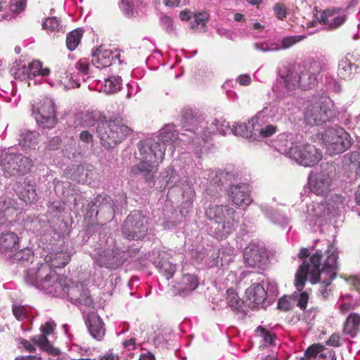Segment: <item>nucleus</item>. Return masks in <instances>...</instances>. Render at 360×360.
Listing matches in <instances>:
<instances>
[{
    "instance_id": "de8ad7c7",
    "label": "nucleus",
    "mask_w": 360,
    "mask_h": 360,
    "mask_svg": "<svg viewBox=\"0 0 360 360\" xmlns=\"http://www.w3.org/2000/svg\"><path fill=\"white\" fill-rule=\"evenodd\" d=\"M119 7L124 15L127 18L134 17L137 13L133 4L129 0H121L119 4Z\"/></svg>"
},
{
    "instance_id": "79ce46f5",
    "label": "nucleus",
    "mask_w": 360,
    "mask_h": 360,
    "mask_svg": "<svg viewBox=\"0 0 360 360\" xmlns=\"http://www.w3.org/2000/svg\"><path fill=\"white\" fill-rule=\"evenodd\" d=\"M82 36L81 30L76 29L67 35L66 45L70 51H74L79 45Z\"/></svg>"
},
{
    "instance_id": "423d86ee",
    "label": "nucleus",
    "mask_w": 360,
    "mask_h": 360,
    "mask_svg": "<svg viewBox=\"0 0 360 360\" xmlns=\"http://www.w3.org/2000/svg\"><path fill=\"white\" fill-rule=\"evenodd\" d=\"M130 131V129L119 119L100 122L97 133L101 143L105 148H112L120 143Z\"/></svg>"
},
{
    "instance_id": "9d476101",
    "label": "nucleus",
    "mask_w": 360,
    "mask_h": 360,
    "mask_svg": "<svg viewBox=\"0 0 360 360\" xmlns=\"http://www.w3.org/2000/svg\"><path fill=\"white\" fill-rule=\"evenodd\" d=\"M58 274L48 263L38 264L37 266L28 269L25 273L24 279L27 285L42 290L51 278H57Z\"/></svg>"
},
{
    "instance_id": "4d7b16f0",
    "label": "nucleus",
    "mask_w": 360,
    "mask_h": 360,
    "mask_svg": "<svg viewBox=\"0 0 360 360\" xmlns=\"http://www.w3.org/2000/svg\"><path fill=\"white\" fill-rule=\"evenodd\" d=\"M12 311L18 321H22L27 316V309L23 306L13 305Z\"/></svg>"
},
{
    "instance_id": "4468645a",
    "label": "nucleus",
    "mask_w": 360,
    "mask_h": 360,
    "mask_svg": "<svg viewBox=\"0 0 360 360\" xmlns=\"http://www.w3.org/2000/svg\"><path fill=\"white\" fill-rule=\"evenodd\" d=\"M32 114L42 128L51 129L56 124L55 104L52 99L44 98L32 106Z\"/></svg>"
},
{
    "instance_id": "0e129e2a",
    "label": "nucleus",
    "mask_w": 360,
    "mask_h": 360,
    "mask_svg": "<svg viewBox=\"0 0 360 360\" xmlns=\"http://www.w3.org/2000/svg\"><path fill=\"white\" fill-rule=\"evenodd\" d=\"M273 46H275V45L272 44L271 47H269V45L265 43H255L254 44V47L256 50L261 51L263 52H266V51H274V50H272Z\"/></svg>"
},
{
    "instance_id": "f8f14e48",
    "label": "nucleus",
    "mask_w": 360,
    "mask_h": 360,
    "mask_svg": "<svg viewBox=\"0 0 360 360\" xmlns=\"http://www.w3.org/2000/svg\"><path fill=\"white\" fill-rule=\"evenodd\" d=\"M289 158L300 165L313 167L321 160L322 153L313 145L296 143L290 146Z\"/></svg>"
},
{
    "instance_id": "2eb2a0df",
    "label": "nucleus",
    "mask_w": 360,
    "mask_h": 360,
    "mask_svg": "<svg viewBox=\"0 0 360 360\" xmlns=\"http://www.w3.org/2000/svg\"><path fill=\"white\" fill-rule=\"evenodd\" d=\"M274 255L267 251L265 247L252 243L245 249V263L250 267L264 269Z\"/></svg>"
},
{
    "instance_id": "6ab92c4d",
    "label": "nucleus",
    "mask_w": 360,
    "mask_h": 360,
    "mask_svg": "<svg viewBox=\"0 0 360 360\" xmlns=\"http://www.w3.org/2000/svg\"><path fill=\"white\" fill-rule=\"evenodd\" d=\"M266 115L264 110L259 112L250 120V124L253 130V141H262L277 132V127L273 124H266Z\"/></svg>"
},
{
    "instance_id": "c9c22d12",
    "label": "nucleus",
    "mask_w": 360,
    "mask_h": 360,
    "mask_svg": "<svg viewBox=\"0 0 360 360\" xmlns=\"http://www.w3.org/2000/svg\"><path fill=\"white\" fill-rule=\"evenodd\" d=\"M122 79L119 76H111L104 79L102 84L103 91L108 94L116 93L122 88Z\"/></svg>"
},
{
    "instance_id": "72a5a7b5",
    "label": "nucleus",
    "mask_w": 360,
    "mask_h": 360,
    "mask_svg": "<svg viewBox=\"0 0 360 360\" xmlns=\"http://www.w3.org/2000/svg\"><path fill=\"white\" fill-rule=\"evenodd\" d=\"M360 316L358 314H350L344 325V333L354 338L359 330Z\"/></svg>"
},
{
    "instance_id": "3c124183",
    "label": "nucleus",
    "mask_w": 360,
    "mask_h": 360,
    "mask_svg": "<svg viewBox=\"0 0 360 360\" xmlns=\"http://www.w3.org/2000/svg\"><path fill=\"white\" fill-rule=\"evenodd\" d=\"M60 25L59 20L57 18H47L42 24V27L45 30L54 31L58 28Z\"/></svg>"
},
{
    "instance_id": "e433bc0d",
    "label": "nucleus",
    "mask_w": 360,
    "mask_h": 360,
    "mask_svg": "<svg viewBox=\"0 0 360 360\" xmlns=\"http://www.w3.org/2000/svg\"><path fill=\"white\" fill-rule=\"evenodd\" d=\"M8 257L10 258L11 263L20 262L25 264L33 260L34 255L30 249H22L13 255L8 254Z\"/></svg>"
},
{
    "instance_id": "412c9836",
    "label": "nucleus",
    "mask_w": 360,
    "mask_h": 360,
    "mask_svg": "<svg viewBox=\"0 0 360 360\" xmlns=\"http://www.w3.org/2000/svg\"><path fill=\"white\" fill-rule=\"evenodd\" d=\"M229 200L236 206L248 207L252 201L249 186L245 184L231 185L228 189Z\"/></svg>"
},
{
    "instance_id": "f704fd0d",
    "label": "nucleus",
    "mask_w": 360,
    "mask_h": 360,
    "mask_svg": "<svg viewBox=\"0 0 360 360\" xmlns=\"http://www.w3.org/2000/svg\"><path fill=\"white\" fill-rule=\"evenodd\" d=\"M260 207L264 214L269 218L273 223L278 224L282 227H285L288 224V219L286 217L274 211L271 207H269L267 205H262Z\"/></svg>"
},
{
    "instance_id": "a19ab883",
    "label": "nucleus",
    "mask_w": 360,
    "mask_h": 360,
    "mask_svg": "<svg viewBox=\"0 0 360 360\" xmlns=\"http://www.w3.org/2000/svg\"><path fill=\"white\" fill-rule=\"evenodd\" d=\"M10 72L15 79L20 80L29 79L27 66L21 62H15L11 68Z\"/></svg>"
},
{
    "instance_id": "f03ea898",
    "label": "nucleus",
    "mask_w": 360,
    "mask_h": 360,
    "mask_svg": "<svg viewBox=\"0 0 360 360\" xmlns=\"http://www.w3.org/2000/svg\"><path fill=\"white\" fill-rule=\"evenodd\" d=\"M326 250H324V253L327 257L324 263H321L323 250H316L309 261L304 260L302 262L295 274V285L298 291L303 290L308 276H310L312 283H320L319 292L323 300L327 299L331 292V289L328 288V286L336 276L338 258L335 245L326 241Z\"/></svg>"
},
{
    "instance_id": "338daca9",
    "label": "nucleus",
    "mask_w": 360,
    "mask_h": 360,
    "mask_svg": "<svg viewBox=\"0 0 360 360\" xmlns=\"http://www.w3.org/2000/svg\"><path fill=\"white\" fill-rule=\"evenodd\" d=\"M79 139L82 141L89 143L92 141L93 136L88 131H83L80 133Z\"/></svg>"
},
{
    "instance_id": "774afa93",
    "label": "nucleus",
    "mask_w": 360,
    "mask_h": 360,
    "mask_svg": "<svg viewBox=\"0 0 360 360\" xmlns=\"http://www.w3.org/2000/svg\"><path fill=\"white\" fill-rule=\"evenodd\" d=\"M237 82L243 86H247L250 84L251 78L249 75H240L237 78Z\"/></svg>"
},
{
    "instance_id": "4c0bfd02",
    "label": "nucleus",
    "mask_w": 360,
    "mask_h": 360,
    "mask_svg": "<svg viewBox=\"0 0 360 360\" xmlns=\"http://www.w3.org/2000/svg\"><path fill=\"white\" fill-rule=\"evenodd\" d=\"M38 136L39 134L36 131H23L20 134L19 143L25 149L31 148L37 143Z\"/></svg>"
},
{
    "instance_id": "69168bd1",
    "label": "nucleus",
    "mask_w": 360,
    "mask_h": 360,
    "mask_svg": "<svg viewBox=\"0 0 360 360\" xmlns=\"http://www.w3.org/2000/svg\"><path fill=\"white\" fill-rule=\"evenodd\" d=\"M340 338L337 334H333L329 340L327 341V344L330 346L333 347H338L340 345Z\"/></svg>"
},
{
    "instance_id": "473e14b6",
    "label": "nucleus",
    "mask_w": 360,
    "mask_h": 360,
    "mask_svg": "<svg viewBox=\"0 0 360 360\" xmlns=\"http://www.w3.org/2000/svg\"><path fill=\"white\" fill-rule=\"evenodd\" d=\"M356 68L357 66L351 62L349 54H347L339 61L337 70L338 76L342 79H349Z\"/></svg>"
},
{
    "instance_id": "680f3d73",
    "label": "nucleus",
    "mask_w": 360,
    "mask_h": 360,
    "mask_svg": "<svg viewBox=\"0 0 360 360\" xmlns=\"http://www.w3.org/2000/svg\"><path fill=\"white\" fill-rule=\"evenodd\" d=\"M26 4V0H11V9L16 13L23 11Z\"/></svg>"
},
{
    "instance_id": "37998d69",
    "label": "nucleus",
    "mask_w": 360,
    "mask_h": 360,
    "mask_svg": "<svg viewBox=\"0 0 360 360\" xmlns=\"http://www.w3.org/2000/svg\"><path fill=\"white\" fill-rule=\"evenodd\" d=\"M198 285V281L195 276L186 274L182 277L180 289H181L183 292L192 291L195 290Z\"/></svg>"
},
{
    "instance_id": "7c9ffc66",
    "label": "nucleus",
    "mask_w": 360,
    "mask_h": 360,
    "mask_svg": "<svg viewBox=\"0 0 360 360\" xmlns=\"http://www.w3.org/2000/svg\"><path fill=\"white\" fill-rule=\"evenodd\" d=\"M292 143V135L290 134L283 133L279 134L277 138L271 142V146L281 154H285L289 157V150L291 146H295Z\"/></svg>"
},
{
    "instance_id": "e2e57ef3",
    "label": "nucleus",
    "mask_w": 360,
    "mask_h": 360,
    "mask_svg": "<svg viewBox=\"0 0 360 360\" xmlns=\"http://www.w3.org/2000/svg\"><path fill=\"white\" fill-rule=\"evenodd\" d=\"M76 68L81 73H82L84 75H87L88 70H89V64L86 61L80 60L76 64Z\"/></svg>"
},
{
    "instance_id": "1a4fd4ad",
    "label": "nucleus",
    "mask_w": 360,
    "mask_h": 360,
    "mask_svg": "<svg viewBox=\"0 0 360 360\" xmlns=\"http://www.w3.org/2000/svg\"><path fill=\"white\" fill-rule=\"evenodd\" d=\"M148 224L140 211L134 210L126 218L122 226V234L129 240L143 238L147 233Z\"/></svg>"
},
{
    "instance_id": "4be33fe9",
    "label": "nucleus",
    "mask_w": 360,
    "mask_h": 360,
    "mask_svg": "<svg viewBox=\"0 0 360 360\" xmlns=\"http://www.w3.org/2000/svg\"><path fill=\"white\" fill-rule=\"evenodd\" d=\"M153 255L154 257L151 260L159 272L167 279L173 277L176 268L171 260L169 254L165 251L154 250Z\"/></svg>"
},
{
    "instance_id": "a211bd4d",
    "label": "nucleus",
    "mask_w": 360,
    "mask_h": 360,
    "mask_svg": "<svg viewBox=\"0 0 360 360\" xmlns=\"http://www.w3.org/2000/svg\"><path fill=\"white\" fill-rule=\"evenodd\" d=\"M70 301L80 307H93L94 302L89 289L81 283H71L67 288V295Z\"/></svg>"
},
{
    "instance_id": "aec40b11",
    "label": "nucleus",
    "mask_w": 360,
    "mask_h": 360,
    "mask_svg": "<svg viewBox=\"0 0 360 360\" xmlns=\"http://www.w3.org/2000/svg\"><path fill=\"white\" fill-rule=\"evenodd\" d=\"M120 53L116 50L113 52L104 46H100L92 53L91 63L96 68H106L117 62L122 63Z\"/></svg>"
},
{
    "instance_id": "ddd939ff",
    "label": "nucleus",
    "mask_w": 360,
    "mask_h": 360,
    "mask_svg": "<svg viewBox=\"0 0 360 360\" xmlns=\"http://www.w3.org/2000/svg\"><path fill=\"white\" fill-rule=\"evenodd\" d=\"M125 253L118 248H100L92 256L94 263L108 269H115L120 267L125 261Z\"/></svg>"
},
{
    "instance_id": "5701e85b",
    "label": "nucleus",
    "mask_w": 360,
    "mask_h": 360,
    "mask_svg": "<svg viewBox=\"0 0 360 360\" xmlns=\"http://www.w3.org/2000/svg\"><path fill=\"white\" fill-rule=\"evenodd\" d=\"M331 183L330 176L325 172L311 174L309 177V184L311 192L319 195H324L328 193Z\"/></svg>"
},
{
    "instance_id": "603ef678",
    "label": "nucleus",
    "mask_w": 360,
    "mask_h": 360,
    "mask_svg": "<svg viewBox=\"0 0 360 360\" xmlns=\"http://www.w3.org/2000/svg\"><path fill=\"white\" fill-rule=\"evenodd\" d=\"M30 188L26 191V194L21 193V198L26 202L32 203L37 200V193L32 186H29Z\"/></svg>"
},
{
    "instance_id": "0eeeda50",
    "label": "nucleus",
    "mask_w": 360,
    "mask_h": 360,
    "mask_svg": "<svg viewBox=\"0 0 360 360\" xmlns=\"http://www.w3.org/2000/svg\"><path fill=\"white\" fill-rule=\"evenodd\" d=\"M321 140L331 155L345 152L352 143L349 134L337 125L328 128L321 134Z\"/></svg>"
},
{
    "instance_id": "c85d7f7f",
    "label": "nucleus",
    "mask_w": 360,
    "mask_h": 360,
    "mask_svg": "<svg viewBox=\"0 0 360 360\" xmlns=\"http://www.w3.org/2000/svg\"><path fill=\"white\" fill-rule=\"evenodd\" d=\"M17 210V202L6 195L0 196V225L6 223L8 217Z\"/></svg>"
},
{
    "instance_id": "13d9d810",
    "label": "nucleus",
    "mask_w": 360,
    "mask_h": 360,
    "mask_svg": "<svg viewBox=\"0 0 360 360\" xmlns=\"http://www.w3.org/2000/svg\"><path fill=\"white\" fill-rule=\"evenodd\" d=\"M278 308L285 311H289L292 308L290 298L287 296H283L280 298L278 302Z\"/></svg>"
},
{
    "instance_id": "9b49d317",
    "label": "nucleus",
    "mask_w": 360,
    "mask_h": 360,
    "mask_svg": "<svg viewBox=\"0 0 360 360\" xmlns=\"http://www.w3.org/2000/svg\"><path fill=\"white\" fill-rule=\"evenodd\" d=\"M335 116L329 100L316 102L309 106L304 113V121L310 126H319L329 122Z\"/></svg>"
},
{
    "instance_id": "58836bf2",
    "label": "nucleus",
    "mask_w": 360,
    "mask_h": 360,
    "mask_svg": "<svg viewBox=\"0 0 360 360\" xmlns=\"http://www.w3.org/2000/svg\"><path fill=\"white\" fill-rule=\"evenodd\" d=\"M231 131L236 136H242L247 139L253 141V130L250 124V120L248 124L238 123L233 129Z\"/></svg>"
},
{
    "instance_id": "c756f323",
    "label": "nucleus",
    "mask_w": 360,
    "mask_h": 360,
    "mask_svg": "<svg viewBox=\"0 0 360 360\" xmlns=\"http://www.w3.org/2000/svg\"><path fill=\"white\" fill-rule=\"evenodd\" d=\"M226 300L229 307L236 314L243 318L247 314V309L244 302L241 300L238 294L233 289H228L226 291Z\"/></svg>"
},
{
    "instance_id": "052dcab7",
    "label": "nucleus",
    "mask_w": 360,
    "mask_h": 360,
    "mask_svg": "<svg viewBox=\"0 0 360 360\" xmlns=\"http://www.w3.org/2000/svg\"><path fill=\"white\" fill-rule=\"evenodd\" d=\"M56 326V325L54 323V321H46L44 324L41 325V326L40 328L41 332L43 333L42 335H47L51 334L53 332Z\"/></svg>"
},
{
    "instance_id": "20e7f679",
    "label": "nucleus",
    "mask_w": 360,
    "mask_h": 360,
    "mask_svg": "<svg viewBox=\"0 0 360 360\" xmlns=\"http://www.w3.org/2000/svg\"><path fill=\"white\" fill-rule=\"evenodd\" d=\"M236 210L228 205H210L205 215L212 222L210 234L217 239L226 238L236 228Z\"/></svg>"
},
{
    "instance_id": "09e8293b",
    "label": "nucleus",
    "mask_w": 360,
    "mask_h": 360,
    "mask_svg": "<svg viewBox=\"0 0 360 360\" xmlns=\"http://www.w3.org/2000/svg\"><path fill=\"white\" fill-rule=\"evenodd\" d=\"M161 27L169 34H175L176 28L172 18L168 15H162L160 18Z\"/></svg>"
},
{
    "instance_id": "ea45409f",
    "label": "nucleus",
    "mask_w": 360,
    "mask_h": 360,
    "mask_svg": "<svg viewBox=\"0 0 360 360\" xmlns=\"http://www.w3.org/2000/svg\"><path fill=\"white\" fill-rule=\"evenodd\" d=\"M304 39L303 36H288L281 39L280 44H275V46L272 47V50L280 51L281 49H289L295 44L301 41Z\"/></svg>"
},
{
    "instance_id": "5fc2aeb1",
    "label": "nucleus",
    "mask_w": 360,
    "mask_h": 360,
    "mask_svg": "<svg viewBox=\"0 0 360 360\" xmlns=\"http://www.w3.org/2000/svg\"><path fill=\"white\" fill-rule=\"evenodd\" d=\"M274 11L275 13L276 16L279 20H283L287 15V8L285 6L284 4L281 3H277L274 6Z\"/></svg>"
},
{
    "instance_id": "393cba45",
    "label": "nucleus",
    "mask_w": 360,
    "mask_h": 360,
    "mask_svg": "<svg viewBox=\"0 0 360 360\" xmlns=\"http://www.w3.org/2000/svg\"><path fill=\"white\" fill-rule=\"evenodd\" d=\"M245 295L250 307L256 308L264 304L267 292L262 285L254 283L246 290Z\"/></svg>"
},
{
    "instance_id": "dca6fc26",
    "label": "nucleus",
    "mask_w": 360,
    "mask_h": 360,
    "mask_svg": "<svg viewBox=\"0 0 360 360\" xmlns=\"http://www.w3.org/2000/svg\"><path fill=\"white\" fill-rule=\"evenodd\" d=\"M314 15L318 22L326 26L328 30H335L345 23L347 19L345 11L335 7L325 10H319L317 7L314 9Z\"/></svg>"
},
{
    "instance_id": "8fccbe9b",
    "label": "nucleus",
    "mask_w": 360,
    "mask_h": 360,
    "mask_svg": "<svg viewBox=\"0 0 360 360\" xmlns=\"http://www.w3.org/2000/svg\"><path fill=\"white\" fill-rule=\"evenodd\" d=\"M27 68V74L29 79L39 76V71L41 70V62L39 60H34L29 64Z\"/></svg>"
},
{
    "instance_id": "49530a36",
    "label": "nucleus",
    "mask_w": 360,
    "mask_h": 360,
    "mask_svg": "<svg viewBox=\"0 0 360 360\" xmlns=\"http://www.w3.org/2000/svg\"><path fill=\"white\" fill-rule=\"evenodd\" d=\"M207 19L208 15L207 13H198L195 15L194 20L191 22V28L200 31L204 30Z\"/></svg>"
},
{
    "instance_id": "a18cd8bd",
    "label": "nucleus",
    "mask_w": 360,
    "mask_h": 360,
    "mask_svg": "<svg viewBox=\"0 0 360 360\" xmlns=\"http://www.w3.org/2000/svg\"><path fill=\"white\" fill-rule=\"evenodd\" d=\"M70 260V256L67 252H60L57 253L53 259H51V266H53L56 268H61L65 266L67 264L69 263Z\"/></svg>"
},
{
    "instance_id": "6e6d98bb",
    "label": "nucleus",
    "mask_w": 360,
    "mask_h": 360,
    "mask_svg": "<svg viewBox=\"0 0 360 360\" xmlns=\"http://www.w3.org/2000/svg\"><path fill=\"white\" fill-rule=\"evenodd\" d=\"M166 172L167 173L166 177L170 175L169 179L166 180V186L172 188L179 181V177L175 174L173 169H169Z\"/></svg>"
},
{
    "instance_id": "864d4df0",
    "label": "nucleus",
    "mask_w": 360,
    "mask_h": 360,
    "mask_svg": "<svg viewBox=\"0 0 360 360\" xmlns=\"http://www.w3.org/2000/svg\"><path fill=\"white\" fill-rule=\"evenodd\" d=\"M345 202V198L339 195H333L330 199L328 205L333 207V210H339L342 207Z\"/></svg>"
},
{
    "instance_id": "2f4dec72",
    "label": "nucleus",
    "mask_w": 360,
    "mask_h": 360,
    "mask_svg": "<svg viewBox=\"0 0 360 360\" xmlns=\"http://www.w3.org/2000/svg\"><path fill=\"white\" fill-rule=\"evenodd\" d=\"M330 213V208H327L322 202H312L307 206L308 220L313 224H316L317 219Z\"/></svg>"
},
{
    "instance_id": "c03bdc74",
    "label": "nucleus",
    "mask_w": 360,
    "mask_h": 360,
    "mask_svg": "<svg viewBox=\"0 0 360 360\" xmlns=\"http://www.w3.org/2000/svg\"><path fill=\"white\" fill-rule=\"evenodd\" d=\"M257 335L262 338V346L275 345L276 336L266 328L259 326L256 330Z\"/></svg>"
},
{
    "instance_id": "bb28decb",
    "label": "nucleus",
    "mask_w": 360,
    "mask_h": 360,
    "mask_svg": "<svg viewBox=\"0 0 360 360\" xmlns=\"http://www.w3.org/2000/svg\"><path fill=\"white\" fill-rule=\"evenodd\" d=\"M306 360H336L333 351L321 345L310 346L305 352Z\"/></svg>"
},
{
    "instance_id": "a878e982",
    "label": "nucleus",
    "mask_w": 360,
    "mask_h": 360,
    "mask_svg": "<svg viewBox=\"0 0 360 360\" xmlns=\"http://www.w3.org/2000/svg\"><path fill=\"white\" fill-rule=\"evenodd\" d=\"M68 280L58 274L57 278H51L43 290L54 297H66Z\"/></svg>"
},
{
    "instance_id": "cd10ccee",
    "label": "nucleus",
    "mask_w": 360,
    "mask_h": 360,
    "mask_svg": "<svg viewBox=\"0 0 360 360\" xmlns=\"http://www.w3.org/2000/svg\"><path fill=\"white\" fill-rule=\"evenodd\" d=\"M18 248V237L11 231L3 232L0 234V251L6 255Z\"/></svg>"
},
{
    "instance_id": "6e6552de",
    "label": "nucleus",
    "mask_w": 360,
    "mask_h": 360,
    "mask_svg": "<svg viewBox=\"0 0 360 360\" xmlns=\"http://www.w3.org/2000/svg\"><path fill=\"white\" fill-rule=\"evenodd\" d=\"M1 166L6 176L27 173L32 166V160L18 153H5L1 155Z\"/></svg>"
},
{
    "instance_id": "b1692460",
    "label": "nucleus",
    "mask_w": 360,
    "mask_h": 360,
    "mask_svg": "<svg viewBox=\"0 0 360 360\" xmlns=\"http://www.w3.org/2000/svg\"><path fill=\"white\" fill-rule=\"evenodd\" d=\"M85 322L91 336L98 341H101L105 335L106 330L100 316L94 312L89 313L86 316Z\"/></svg>"
},
{
    "instance_id": "f257e3e1",
    "label": "nucleus",
    "mask_w": 360,
    "mask_h": 360,
    "mask_svg": "<svg viewBox=\"0 0 360 360\" xmlns=\"http://www.w3.org/2000/svg\"><path fill=\"white\" fill-rule=\"evenodd\" d=\"M182 131L179 136L175 126L169 124L160 130V134L155 138L140 141L141 162L132 167L130 173L134 175L141 174L146 182L153 184L154 175L158 172L157 162L164 159L167 146L170 147L172 152L181 141L193 143L197 148L200 146V138L196 136V134H191L184 128H182Z\"/></svg>"
},
{
    "instance_id": "bf43d9fd",
    "label": "nucleus",
    "mask_w": 360,
    "mask_h": 360,
    "mask_svg": "<svg viewBox=\"0 0 360 360\" xmlns=\"http://www.w3.org/2000/svg\"><path fill=\"white\" fill-rule=\"evenodd\" d=\"M309 300V295L307 292H302L297 295V306L302 309L305 310Z\"/></svg>"
},
{
    "instance_id": "39448f33",
    "label": "nucleus",
    "mask_w": 360,
    "mask_h": 360,
    "mask_svg": "<svg viewBox=\"0 0 360 360\" xmlns=\"http://www.w3.org/2000/svg\"><path fill=\"white\" fill-rule=\"evenodd\" d=\"M321 71V66L319 62L311 63L308 66L304 67L300 72H294L290 70H280L278 82L284 84L288 90L296 87L307 90L314 88L318 82V75Z\"/></svg>"
},
{
    "instance_id": "f3484780",
    "label": "nucleus",
    "mask_w": 360,
    "mask_h": 360,
    "mask_svg": "<svg viewBox=\"0 0 360 360\" xmlns=\"http://www.w3.org/2000/svg\"><path fill=\"white\" fill-rule=\"evenodd\" d=\"M117 211L118 206L107 195H99L88 204V213L90 217L101 214L106 219H110Z\"/></svg>"
},
{
    "instance_id": "7ed1b4c3",
    "label": "nucleus",
    "mask_w": 360,
    "mask_h": 360,
    "mask_svg": "<svg viewBox=\"0 0 360 360\" xmlns=\"http://www.w3.org/2000/svg\"><path fill=\"white\" fill-rule=\"evenodd\" d=\"M181 124L186 131L191 134H196L200 138V144L205 143L212 134L218 133L225 135L231 131L229 123L223 119H214L210 124L202 117L194 115L190 108H184L181 111Z\"/></svg>"
}]
</instances>
